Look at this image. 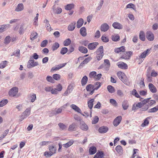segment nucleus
<instances>
[{"instance_id":"1","label":"nucleus","mask_w":158,"mask_h":158,"mask_svg":"<svg viewBox=\"0 0 158 158\" xmlns=\"http://www.w3.org/2000/svg\"><path fill=\"white\" fill-rule=\"evenodd\" d=\"M149 98H147L146 99H145L142 102H140L137 103L136 105H133L132 109V110H135L138 109V108H140L142 107L143 106V104H144L145 103L148 102V100H149Z\"/></svg>"},{"instance_id":"2","label":"nucleus","mask_w":158,"mask_h":158,"mask_svg":"<svg viewBox=\"0 0 158 158\" xmlns=\"http://www.w3.org/2000/svg\"><path fill=\"white\" fill-rule=\"evenodd\" d=\"M103 48L102 46H101L96 51L97 54L96 57L98 60H101L104 55Z\"/></svg>"},{"instance_id":"3","label":"nucleus","mask_w":158,"mask_h":158,"mask_svg":"<svg viewBox=\"0 0 158 158\" xmlns=\"http://www.w3.org/2000/svg\"><path fill=\"white\" fill-rule=\"evenodd\" d=\"M39 65V63L38 62H35L34 60H30L27 63V67L29 69Z\"/></svg>"},{"instance_id":"4","label":"nucleus","mask_w":158,"mask_h":158,"mask_svg":"<svg viewBox=\"0 0 158 158\" xmlns=\"http://www.w3.org/2000/svg\"><path fill=\"white\" fill-rule=\"evenodd\" d=\"M133 54V52L131 51H129L124 53L121 57V58L125 60H129L131 56Z\"/></svg>"},{"instance_id":"5","label":"nucleus","mask_w":158,"mask_h":158,"mask_svg":"<svg viewBox=\"0 0 158 158\" xmlns=\"http://www.w3.org/2000/svg\"><path fill=\"white\" fill-rule=\"evenodd\" d=\"M18 92V88L17 87H14L10 90L9 94L10 96L13 97L16 95Z\"/></svg>"},{"instance_id":"6","label":"nucleus","mask_w":158,"mask_h":158,"mask_svg":"<svg viewBox=\"0 0 158 158\" xmlns=\"http://www.w3.org/2000/svg\"><path fill=\"white\" fill-rule=\"evenodd\" d=\"M146 37L148 40L150 41L153 40L154 36L153 33L150 31H147L146 33Z\"/></svg>"},{"instance_id":"7","label":"nucleus","mask_w":158,"mask_h":158,"mask_svg":"<svg viewBox=\"0 0 158 158\" xmlns=\"http://www.w3.org/2000/svg\"><path fill=\"white\" fill-rule=\"evenodd\" d=\"M116 65L119 68L123 69H126L128 68L127 64L126 63L122 61L117 62Z\"/></svg>"},{"instance_id":"8","label":"nucleus","mask_w":158,"mask_h":158,"mask_svg":"<svg viewBox=\"0 0 158 158\" xmlns=\"http://www.w3.org/2000/svg\"><path fill=\"white\" fill-rule=\"evenodd\" d=\"M150 50L151 49H148L144 51L141 54L140 56H139V58L142 59L143 60L148 55Z\"/></svg>"},{"instance_id":"9","label":"nucleus","mask_w":158,"mask_h":158,"mask_svg":"<svg viewBox=\"0 0 158 158\" xmlns=\"http://www.w3.org/2000/svg\"><path fill=\"white\" fill-rule=\"evenodd\" d=\"M122 119V117L121 116L117 117L114 120L113 122V125L115 126H117L121 122Z\"/></svg>"},{"instance_id":"10","label":"nucleus","mask_w":158,"mask_h":158,"mask_svg":"<svg viewBox=\"0 0 158 158\" xmlns=\"http://www.w3.org/2000/svg\"><path fill=\"white\" fill-rule=\"evenodd\" d=\"M80 128L82 130L86 131L88 129L87 125L82 120L80 121Z\"/></svg>"},{"instance_id":"11","label":"nucleus","mask_w":158,"mask_h":158,"mask_svg":"<svg viewBox=\"0 0 158 158\" xmlns=\"http://www.w3.org/2000/svg\"><path fill=\"white\" fill-rule=\"evenodd\" d=\"M66 63H63V64H60L57 65H56L55 67H53L51 69V72H52L53 71H56V70H58L61 68L64 67L65 65L66 64Z\"/></svg>"},{"instance_id":"12","label":"nucleus","mask_w":158,"mask_h":158,"mask_svg":"<svg viewBox=\"0 0 158 158\" xmlns=\"http://www.w3.org/2000/svg\"><path fill=\"white\" fill-rule=\"evenodd\" d=\"M98 44V43L96 42L90 43L88 45V48L89 49L91 50H94L96 48Z\"/></svg>"},{"instance_id":"13","label":"nucleus","mask_w":158,"mask_h":158,"mask_svg":"<svg viewBox=\"0 0 158 158\" xmlns=\"http://www.w3.org/2000/svg\"><path fill=\"white\" fill-rule=\"evenodd\" d=\"M109 25L106 23L102 24L101 26L100 29L102 31L105 32L109 29Z\"/></svg>"},{"instance_id":"14","label":"nucleus","mask_w":158,"mask_h":158,"mask_svg":"<svg viewBox=\"0 0 158 158\" xmlns=\"http://www.w3.org/2000/svg\"><path fill=\"white\" fill-rule=\"evenodd\" d=\"M100 83L99 82H96L94 84V85L93 86L94 87V89L91 92H90L89 94L91 95H92L94 92V90L98 89L100 87Z\"/></svg>"},{"instance_id":"15","label":"nucleus","mask_w":158,"mask_h":158,"mask_svg":"<svg viewBox=\"0 0 158 158\" xmlns=\"http://www.w3.org/2000/svg\"><path fill=\"white\" fill-rule=\"evenodd\" d=\"M77 127L76 123H73L71 124L69 126L68 130L69 131H74L76 130Z\"/></svg>"},{"instance_id":"16","label":"nucleus","mask_w":158,"mask_h":158,"mask_svg":"<svg viewBox=\"0 0 158 158\" xmlns=\"http://www.w3.org/2000/svg\"><path fill=\"white\" fill-rule=\"evenodd\" d=\"M148 88L151 92L152 93H155L157 92V89L152 83L149 84Z\"/></svg>"},{"instance_id":"17","label":"nucleus","mask_w":158,"mask_h":158,"mask_svg":"<svg viewBox=\"0 0 158 158\" xmlns=\"http://www.w3.org/2000/svg\"><path fill=\"white\" fill-rule=\"evenodd\" d=\"M108 130V129L107 127L102 126L99 128L98 131L101 133H104L107 132Z\"/></svg>"},{"instance_id":"18","label":"nucleus","mask_w":158,"mask_h":158,"mask_svg":"<svg viewBox=\"0 0 158 158\" xmlns=\"http://www.w3.org/2000/svg\"><path fill=\"white\" fill-rule=\"evenodd\" d=\"M113 27L115 29H122L123 28L122 25L118 22H114L112 24Z\"/></svg>"},{"instance_id":"19","label":"nucleus","mask_w":158,"mask_h":158,"mask_svg":"<svg viewBox=\"0 0 158 158\" xmlns=\"http://www.w3.org/2000/svg\"><path fill=\"white\" fill-rule=\"evenodd\" d=\"M91 57H89L86 58L80 64L79 67L81 66L83 67L84 64H87L89 62L91 59Z\"/></svg>"},{"instance_id":"20","label":"nucleus","mask_w":158,"mask_h":158,"mask_svg":"<svg viewBox=\"0 0 158 158\" xmlns=\"http://www.w3.org/2000/svg\"><path fill=\"white\" fill-rule=\"evenodd\" d=\"M64 106L60 107V108H58L56 110H55L52 111V113L53 114H56L59 113H60L62 111L63 109V107Z\"/></svg>"},{"instance_id":"21","label":"nucleus","mask_w":158,"mask_h":158,"mask_svg":"<svg viewBox=\"0 0 158 158\" xmlns=\"http://www.w3.org/2000/svg\"><path fill=\"white\" fill-rule=\"evenodd\" d=\"M76 22H73L70 23L68 27V29L69 31H72L74 30L76 27Z\"/></svg>"},{"instance_id":"22","label":"nucleus","mask_w":158,"mask_h":158,"mask_svg":"<svg viewBox=\"0 0 158 158\" xmlns=\"http://www.w3.org/2000/svg\"><path fill=\"white\" fill-rule=\"evenodd\" d=\"M79 50L81 52L85 54L87 52L88 50L85 47L83 46H80L78 47Z\"/></svg>"},{"instance_id":"23","label":"nucleus","mask_w":158,"mask_h":158,"mask_svg":"<svg viewBox=\"0 0 158 158\" xmlns=\"http://www.w3.org/2000/svg\"><path fill=\"white\" fill-rule=\"evenodd\" d=\"M117 75L120 79L122 81L123 80V79L125 77V74L123 72H118L117 73Z\"/></svg>"},{"instance_id":"24","label":"nucleus","mask_w":158,"mask_h":158,"mask_svg":"<svg viewBox=\"0 0 158 158\" xmlns=\"http://www.w3.org/2000/svg\"><path fill=\"white\" fill-rule=\"evenodd\" d=\"M151 69V68L150 67H149L147 69V73L148 72L149 74H147V81L148 82H151L152 81V78L151 77V75H150L149 72L150 71Z\"/></svg>"},{"instance_id":"25","label":"nucleus","mask_w":158,"mask_h":158,"mask_svg":"<svg viewBox=\"0 0 158 158\" xmlns=\"http://www.w3.org/2000/svg\"><path fill=\"white\" fill-rule=\"evenodd\" d=\"M23 3H19L18 4L16 8L15 9V11L19 12L22 10L23 9Z\"/></svg>"},{"instance_id":"26","label":"nucleus","mask_w":158,"mask_h":158,"mask_svg":"<svg viewBox=\"0 0 158 158\" xmlns=\"http://www.w3.org/2000/svg\"><path fill=\"white\" fill-rule=\"evenodd\" d=\"M70 107L73 110H74L76 112L81 113V110L79 108L74 104H72L70 106Z\"/></svg>"},{"instance_id":"27","label":"nucleus","mask_w":158,"mask_h":158,"mask_svg":"<svg viewBox=\"0 0 158 158\" xmlns=\"http://www.w3.org/2000/svg\"><path fill=\"white\" fill-rule=\"evenodd\" d=\"M80 33L83 36H85L86 35V29L85 27H83L80 29Z\"/></svg>"},{"instance_id":"28","label":"nucleus","mask_w":158,"mask_h":158,"mask_svg":"<svg viewBox=\"0 0 158 158\" xmlns=\"http://www.w3.org/2000/svg\"><path fill=\"white\" fill-rule=\"evenodd\" d=\"M31 108H28L25 110L23 113L22 114L27 117L30 114L31 112Z\"/></svg>"},{"instance_id":"29","label":"nucleus","mask_w":158,"mask_h":158,"mask_svg":"<svg viewBox=\"0 0 158 158\" xmlns=\"http://www.w3.org/2000/svg\"><path fill=\"white\" fill-rule=\"evenodd\" d=\"M125 51V47L124 46H122L119 48H116L114 49V52L116 53H119L121 52H124Z\"/></svg>"},{"instance_id":"30","label":"nucleus","mask_w":158,"mask_h":158,"mask_svg":"<svg viewBox=\"0 0 158 158\" xmlns=\"http://www.w3.org/2000/svg\"><path fill=\"white\" fill-rule=\"evenodd\" d=\"M129 106L128 101L127 100H125L122 103V107L124 110H126Z\"/></svg>"},{"instance_id":"31","label":"nucleus","mask_w":158,"mask_h":158,"mask_svg":"<svg viewBox=\"0 0 158 158\" xmlns=\"http://www.w3.org/2000/svg\"><path fill=\"white\" fill-rule=\"evenodd\" d=\"M89 154L93 155L95 154L96 152V148L94 146H92L90 147L89 149Z\"/></svg>"},{"instance_id":"32","label":"nucleus","mask_w":158,"mask_h":158,"mask_svg":"<svg viewBox=\"0 0 158 158\" xmlns=\"http://www.w3.org/2000/svg\"><path fill=\"white\" fill-rule=\"evenodd\" d=\"M9 25H4L0 26V33L6 30L8 28Z\"/></svg>"},{"instance_id":"33","label":"nucleus","mask_w":158,"mask_h":158,"mask_svg":"<svg viewBox=\"0 0 158 158\" xmlns=\"http://www.w3.org/2000/svg\"><path fill=\"white\" fill-rule=\"evenodd\" d=\"M83 20L82 19H79L77 21V27L78 28H80L82 25L83 23Z\"/></svg>"},{"instance_id":"34","label":"nucleus","mask_w":158,"mask_h":158,"mask_svg":"<svg viewBox=\"0 0 158 158\" xmlns=\"http://www.w3.org/2000/svg\"><path fill=\"white\" fill-rule=\"evenodd\" d=\"M49 149L50 152H51L50 154H53L56 153V148L54 147L53 145H50L49 147Z\"/></svg>"},{"instance_id":"35","label":"nucleus","mask_w":158,"mask_h":158,"mask_svg":"<svg viewBox=\"0 0 158 158\" xmlns=\"http://www.w3.org/2000/svg\"><path fill=\"white\" fill-rule=\"evenodd\" d=\"M88 81L87 77L85 76L83 77L81 80V84L82 86L85 85L87 83Z\"/></svg>"},{"instance_id":"36","label":"nucleus","mask_w":158,"mask_h":158,"mask_svg":"<svg viewBox=\"0 0 158 158\" xmlns=\"http://www.w3.org/2000/svg\"><path fill=\"white\" fill-rule=\"evenodd\" d=\"M140 39L142 41H144L145 39V35L144 32L143 31H140L139 34Z\"/></svg>"},{"instance_id":"37","label":"nucleus","mask_w":158,"mask_h":158,"mask_svg":"<svg viewBox=\"0 0 158 158\" xmlns=\"http://www.w3.org/2000/svg\"><path fill=\"white\" fill-rule=\"evenodd\" d=\"M60 129L61 130H64L66 129L67 128V125L64 124L62 123H60L58 124Z\"/></svg>"},{"instance_id":"38","label":"nucleus","mask_w":158,"mask_h":158,"mask_svg":"<svg viewBox=\"0 0 158 158\" xmlns=\"http://www.w3.org/2000/svg\"><path fill=\"white\" fill-rule=\"evenodd\" d=\"M94 99H92L88 102V106L89 108L91 110L93 106V102H94Z\"/></svg>"},{"instance_id":"39","label":"nucleus","mask_w":158,"mask_h":158,"mask_svg":"<svg viewBox=\"0 0 158 158\" xmlns=\"http://www.w3.org/2000/svg\"><path fill=\"white\" fill-rule=\"evenodd\" d=\"M103 153L102 152H98L94 156V158H102Z\"/></svg>"},{"instance_id":"40","label":"nucleus","mask_w":158,"mask_h":158,"mask_svg":"<svg viewBox=\"0 0 158 158\" xmlns=\"http://www.w3.org/2000/svg\"><path fill=\"white\" fill-rule=\"evenodd\" d=\"M107 89L108 91L110 93H113L115 92V89L111 85H108L107 87Z\"/></svg>"},{"instance_id":"41","label":"nucleus","mask_w":158,"mask_h":158,"mask_svg":"<svg viewBox=\"0 0 158 158\" xmlns=\"http://www.w3.org/2000/svg\"><path fill=\"white\" fill-rule=\"evenodd\" d=\"M29 99L31 100V102H34L36 98V94H32L30 95L29 96Z\"/></svg>"},{"instance_id":"42","label":"nucleus","mask_w":158,"mask_h":158,"mask_svg":"<svg viewBox=\"0 0 158 158\" xmlns=\"http://www.w3.org/2000/svg\"><path fill=\"white\" fill-rule=\"evenodd\" d=\"M37 33L35 32H33L31 35L30 38V39L33 40L37 38Z\"/></svg>"},{"instance_id":"43","label":"nucleus","mask_w":158,"mask_h":158,"mask_svg":"<svg viewBox=\"0 0 158 158\" xmlns=\"http://www.w3.org/2000/svg\"><path fill=\"white\" fill-rule=\"evenodd\" d=\"M74 141L73 140H70L66 143L63 144L64 147L65 148H67L71 146L73 143Z\"/></svg>"},{"instance_id":"44","label":"nucleus","mask_w":158,"mask_h":158,"mask_svg":"<svg viewBox=\"0 0 158 158\" xmlns=\"http://www.w3.org/2000/svg\"><path fill=\"white\" fill-rule=\"evenodd\" d=\"M115 150L118 153L120 154L122 153L123 151L122 146L120 145H118L116 146Z\"/></svg>"},{"instance_id":"45","label":"nucleus","mask_w":158,"mask_h":158,"mask_svg":"<svg viewBox=\"0 0 158 158\" xmlns=\"http://www.w3.org/2000/svg\"><path fill=\"white\" fill-rule=\"evenodd\" d=\"M94 88V87L93 85L91 84H89L86 86V89L87 91L90 92H91Z\"/></svg>"},{"instance_id":"46","label":"nucleus","mask_w":158,"mask_h":158,"mask_svg":"<svg viewBox=\"0 0 158 158\" xmlns=\"http://www.w3.org/2000/svg\"><path fill=\"white\" fill-rule=\"evenodd\" d=\"M74 5L73 4H70L67 5L65 6V8L66 10H70L73 8Z\"/></svg>"},{"instance_id":"47","label":"nucleus","mask_w":158,"mask_h":158,"mask_svg":"<svg viewBox=\"0 0 158 158\" xmlns=\"http://www.w3.org/2000/svg\"><path fill=\"white\" fill-rule=\"evenodd\" d=\"M59 44L57 42L54 43L52 47V49L54 51L56 50L59 47Z\"/></svg>"},{"instance_id":"48","label":"nucleus","mask_w":158,"mask_h":158,"mask_svg":"<svg viewBox=\"0 0 158 158\" xmlns=\"http://www.w3.org/2000/svg\"><path fill=\"white\" fill-rule=\"evenodd\" d=\"M112 39L113 41H118L119 40V36L118 35H113L112 36Z\"/></svg>"},{"instance_id":"49","label":"nucleus","mask_w":158,"mask_h":158,"mask_svg":"<svg viewBox=\"0 0 158 158\" xmlns=\"http://www.w3.org/2000/svg\"><path fill=\"white\" fill-rule=\"evenodd\" d=\"M71 42V40L69 39H67L64 41L63 42L64 45V46H68L70 44Z\"/></svg>"},{"instance_id":"50","label":"nucleus","mask_w":158,"mask_h":158,"mask_svg":"<svg viewBox=\"0 0 158 158\" xmlns=\"http://www.w3.org/2000/svg\"><path fill=\"white\" fill-rule=\"evenodd\" d=\"M150 118H151V117H148L146 118L144 121V122L143 123L142 125V126L144 127L148 124L149 123V120L148 119H149Z\"/></svg>"},{"instance_id":"51","label":"nucleus","mask_w":158,"mask_h":158,"mask_svg":"<svg viewBox=\"0 0 158 158\" xmlns=\"http://www.w3.org/2000/svg\"><path fill=\"white\" fill-rule=\"evenodd\" d=\"M8 102L7 99H3L0 102V107H2L6 104Z\"/></svg>"},{"instance_id":"52","label":"nucleus","mask_w":158,"mask_h":158,"mask_svg":"<svg viewBox=\"0 0 158 158\" xmlns=\"http://www.w3.org/2000/svg\"><path fill=\"white\" fill-rule=\"evenodd\" d=\"M97 73L95 71L91 72L89 74V77L90 78H94L95 79Z\"/></svg>"},{"instance_id":"53","label":"nucleus","mask_w":158,"mask_h":158,"mask_svg":"<svg viewBox=\"0 0 158 158\" xmlns=\"http://www.w3.org/2000/svg\"><path fill=\"white\" fill-rule=\"evenodd\" d=\"M104 64L105 65L106 68H108L110 66V62L109 60L108 59L104 60Z\"/></svg>"},{"instance_id":"54","label":"nucleus","mask_w":158,"mask_h":158,"mask_svg":"<svg viewBox=\"0 0 158 158\" xmlns=\"http://www.w3.org/2000/svg\"><path fill=\"white\" fill-rule=\"evenodd\" d=\"M68 51V49L67 48L64 47L61 48L60 53L62 55H64Z\"/></svg>"},{"instance_id":"55","label":"nucleus","mask_w":158,"mask_h":158,"mask_svg":"<svg viewBox=\"0 0 158 158\" xmlns=\"http://www.w3.org/2000/svg\"><path fill=\"white\" fill-rule=\"evenodd\" d=\"M99 118L98 116L94 117L92 121V123L93 124H95L97 123L98 121Z\"/></svg>"},{"instance_id":"56","label":"nucleus","mask_w":158,"mask_h":158,"mask_svg":"<svg viewBox=\"0 0 158 158\" xmlns=\"http://www.w3.org/2000/svg\"><path fill=\"white\" fill-rule=\"evenodd\" d=\"M53 78L56 80H59L60 79V76L58 74H54L53 75Z\"/></svg>"},{"instance_id":"57","label":"nucleus","mask_w":158,"mask_h":158,"mask_svg":"<svg viewBox=\"0 0 158 158\" xmlns=\"http://www.w3.org/2000/svg\"><path fill=\"white\" fill-rule=\"evenodd\" d=\"M20 50H18L15 51L13 53V55H14L15 56L17 57L18 58H19L20 56ZM12 55H11L12 56Z\"/></svg>"},{"instance_id":"58","label":"nucleus","mask_w":158,"mask_h":158,"mask_svg":"<svg viewBox=\"0 0 158 158\" xmlns=\"http://www.w3.org/2000/svg\"><path fill=\"white\" fill-rule=\"evenodd\" d=\"M158 110V107H155L152 108L149 110L148 112H156Z\"/></svg>"},{"instance_id":"59","label":"nucleus","mask_w":158,"mask_h":158,"mask_svg":"<svg viewBox=\"0 0 158 158\" xmlns=\"http://www.w3.org/2000/svg\"><path fill=\"white\" fill-rule=\"evenodd\" d=\"M48 43V41L47 40H45L43 41L40 44V46L41 47H45L46 46Z\"/></svg>"},{"instance_id":"60","label":"nucleus","mask_w":158,"mask_h":158,"mask_svg":"<svg viewBox=\"0 0 158 158\" xmlns=\"http://www.w3.org/2000/svg\"><path fill=\"white\" fill-rule=\"evenodd\" d=\"M132 94L137 98H140L139 95V94L137 93L136 90L135 89H134L132 91Z\"/></svg>"},{"instance_id":"61","label":"nucleus","mask_w":158,"mask_h":158,"mask_svg":"<svg viewBox=\"0 0 158 158\" xmlns=\"http://www.w3.org/2000/svg\"><path fill=\"white\" fill-rule=\"evenodd\" d=\"M102 40L104 42H107L109 41L108 38L105 35H103L101 38Z\"/></svg>"},{"instance_id":"62","label":"nucleus","mask_w":158,"mask_h":158,"mask_svg":"<svg viewBox=\"0 0 158 158\" xmlns=\"http://www.w3.org/2000/svg\"><path fill=\"white\" fill-rule=\"evenodd\" d=\"M7 61H4L0 63V68H3L5 67L6 65Z\"/></svg>"},{"instance_id":"63","label":"nucleus","mask_w":158,"mask_h":158,"mask_svg":"<svg viewBox=\"0 0 158 158\" xmlns=\"http://www.w3.org/2000/svg\"><path fill=\"white\" fill-rule=\"evenodd\" d=\"M145 103L143 104V106L141 108V110L142 111L146 110H147L148 108V106Z\"/></svg>"},{"instance_id":"64","label":"nucleus","mask_w":158,"mask_h":158,"mask_svg":"<svg viewBox=\"0 0 158 158\" xmlns=\"http://www.w3.org/2000/svg\"><path fill=\"white\" fill-rule=\"evenodd\" d=\"M10 41V37L8 36H6L5 39V43L6 44H9Z\"/></svg>"}]
</instances>
